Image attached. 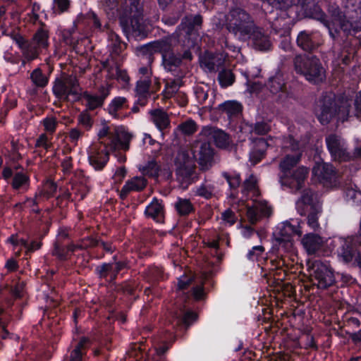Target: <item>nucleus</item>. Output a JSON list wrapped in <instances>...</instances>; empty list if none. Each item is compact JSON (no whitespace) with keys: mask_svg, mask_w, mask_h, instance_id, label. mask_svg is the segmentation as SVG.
<instances>
[{"mask_svg":"<svg viewBox=\"0 0 361 361\" xmlns=\"http://www.w3.org/2000/svg\"><path fill=\"white\" fill-rule=\"evenodd\" d=\"M341 5L343 12L336 5L329 6V19L322 11H319L315 16L328 28L334 39L337 37L340 31L348 35L352 31L361 30V0H341Z\"/></svg>","mask_w":361,"mask_h":361,"instance_id":"1","label":"nucleus"},{"mask_svg":"<svg viewBox=\"0 0 361 361\" xmlns=\"http://www.w3.org/2000/svg\"><path fill=\"white\" fill-rule=\"evenodd\" d=\"M119 21L126 35L145 36L146 28L140 0H125V7L120 15Z\"/></svg>","mask_w":361,"mask_h":361,"instance_id":"2","label":"nucleus"},{"mask_svg":"<svg viewBox=\"0 0 361 361\" xmlns=\"http://www.w3.org/2000/svg\"><path fill=\"white\" fill-rule=\"evenodd\" d=\"M350 107L349 101H337L334 94H326L319 101V109L317 110V118L322 124L329 123L336 115L339 120L344 121L348 118Z\"/></svg>","mask_w":361,"mask_h":361,"instance_id":"3","label":"nucleus"},{"mask_svg":"<svg viewBox=\"0 0 361 361\" xmlns=\"http://www.w3.org/2000/svg\"><path fill=\"white\" fill-rule=\"evenodd\" d=\"M226 29L238 38L249 35L255 28L252 16L244 9L233 8L226 16Z\"/></svg>","mask_w":361,"mask_h":361,"instance_id":"4","label":"nucleus"},{"mask_svg":"<svg viewBox=\"0 0 361 361\" xmlns=\"http://www.w3.org/2000/svg\"><path fill=\"white\" fill-rule=\"evenodd\" d=\"M294 69L307 80L317 83L325 78V71L319 59L311 54L297 55L293 60Z\"/></svg>","mask_w":361,"mask_h":361,"instance_id":"5","label":"nucleus"},{"mask_svg":"<svg viewBox=\"0 0 361 361\" xmlns=\"http://www.w3.org/2000/svg\"><path fill=\"white\" fill-rule=\"evenodd\" d=\"M53 92L61 101L75 102L81 95L78 80L73 75L67 76L63 80H56L53 86Z\"/></svg>","mask_w":361,"mask_h":361,"instance_id":"6","label":"nucleus"},{"mask_svg":"<svg viewBox=\"0 0 361 361\" xmlns=\"http://www.w3.org/2000/svg\"><path fill=\"white\" fill-rule=\"evenodd\" d=\"M176 174L177 180L188 185L193 180L195 171V161L189 152L180 150L175 158Z\"/></svg>","mask_w":361,"mask_h":361,"instance_id":"7","label":"nucleus"},{"mask_svg":"<svg viewBox=\"0 0 361 361\" xmlns=\"http://www.w3.org/2000/svg\"><path fill=\"white\" fill-rule=\"evenodd\" d=\"M303 145L297 142L292 136L285 137L283 141V149L286 153L280 162L279 167L283 172H286L295 166L300 161Z\"/></svg>","mask_w":361,"mask_h":361,"instance_id":"8","label":"nucleus"},{"mask_svg":"<svg viewBox=\"0 0 361 361\" xmlns=\"http://www.w3.org/2000/svg\"><path fill=\"white\" fill-rule=\"evenodd\" d=\"M175 39L172 37L165 38L160 40L154 41L140 47V51L148 60L149 63L154 61L153 54L155 53L161 54L162 58L164 56H168L173 52V42Z\"/></svg>","mask_w":361,"mask_h":361,"instance_id":"9","label":"nucleus"},{"mask_svg":"<svg viewBox=\"0 0 361 361\" xmlns=\"http://www.w3.org/2000/svg\"><path fill=\"white\" fill-rule=\"evenodd\" d=\"M325 141L328 150L335 161H348L353 159V155L348 151L346 143L341 137L331 134L326 137Z\"/></svg>","mask_w":361,"mask_h":361,"instance_id":"10","label":"nucleus"},{"mask_svg":"<svg viewBox=\"0 0 361 361\" xmlns=\"http://www.w3.org/2000/svg\"><path fill=\"white\" fill-rule=\"evenodd\" d=\"M192 157L197 160L202 169L207 170L212 165L214 152L208 140L195 141L192 146Z\"/></svg>","mask_w":361,"mask_h":361,"instance_id":"11","label":"nucleus"},{"mask_svg":"<svg viewBox=\"0 0 361 361\" xmlns=\"http://www.w3.org/2000/svg\"><path fill=\"white\" fill-rule=\"evenodd\" d=\"M312 270V281L319 288L326 289L334 283V273L327 265L317 261L313 264Z\"/></svg>","mask_w":361,"mask_h":361,"instance_id":"12","label":"nucleus"},{"mask_svg":"<svg viewBox=\"0 0 361 361\" xmlns=\"http://www.w3.org/2000/svg\"><path fill=\"white\" fill-rule=\"evenodd\" d=\"M109 146L104 141L92 144L88 149V158L96 169H102L109 160Z\"/></svg>","mask_w":361,"mask_h":361,"instance_id":"13","label":"nucleus"},{"mask_svg":"<svg viewBox=\"0 0 361 361\" xmlns=\"http://www.w3.org/2000/svg\"><path fill=\"white\" fill-rule=\"evenodd\" d=\"M201 136L208 140H213L216 146L219 148H232L231 140L229 135L220 129L211 126L204 127L201 131Z\"/></svg>","mask_w":361,"mask_h":361,"instance_id":"14","label":"nucleus"},{"mask_svg":"<svg viewBox=\"0 0 361 361\" xmlns=\"http://www.w3.org/2000/svg\"><path fill=\"white\" fill-rule=\"evenodd\" d=\"M271 212V208L266 201H254L252 206L247 207L246 216L248 221L254 225L262 218L269 217Z\"/></svg>","mask_w":361,"mask_h":361,"instance_id":"15","label":"nucleus"},{"mask_svg":"<svg viewBox=\"0 0 361 361\" xmlns=\"http://www.w3.org/2000/svg\"><path fill=\"white\" fill-rule=\"evenodd\" d=\"M296 207L298 212L302 216L305 215L309 210L321 207L317 194L309 188L302 190L300 197L296 202Z\"/></svg>","mask_w":361,"mask_h":361,"instance_id":"16","label":"nucleus"},{"mask_svg":"<svg viewBox=\"0 0 361 361\" xmlns=\"http://www.w3.org/2000/svg\"><path fill=\"white\" fill-rule=\"evenodd\" d=\"M307 174V168L304 166L299 167L290 176H287L281 180L282 184L288 186L291 189L299 190L303 187Z\"/></svg>","mask_w":361,"mask_h":361,"instance_id":"17","label":"nucleus"},{"mask_svg":"<svg viewBox=\"0 0 361 361\" xmlns=\"http://www.w3.org/2000/svg\"><path fill=\"white\" fill-rule=\"evenodd\" d=\"M293 25V19L285 11H281L280 16L271 21V27L281 37L290 34Z\"/></svg>","mask_w":361,"mask_h":361,"instance_id":"18","label":"nucleus"},{"mask_svg":"<svg viewBox=\"0 0 361 361\" xmlns=\"http://www.w3.org/2000/svg\"><path fill=\"white\" fill-rule=\"evenodd\" d=\"M149 120L157 129L163 132L171 127V120L169 114L162 109H154L149 111Z\"/></svg>","mask_w":361,"mask_h":361,"instance_id":"19","label":"nucleus"},{"mask_svg":"<svg viewBox=\"0 0 361 361\" xmlns=\"http://www.w3.org/2000/svg\"><path fill=\"white\" fill-rule=\"evenodd\" d=\"M182 77H175V78H169L166 82V87L164 90V97L166 98L171 97H181L180 104L185 106L187 103V99L185 95L178 92L180 87L182 85Z\"/></svg>","mask_w":361,"mask_h":361,"instance_id":"20","label":"nucleus"},{"mask_svg":"<svg viewBox=\"0 0 361 361\" xmlns=\"http://www.w3.org/2000/svg\"><path fill=\"white\" fill-rule=\"evenodd\" d=\"M253 46L256 49L260 51L269 50L271 47L269 37L266 35L262 28L255 26L250 34Z\"/></svg>","mask_w":361,"mask_h":361,"instance_id":"21","label":"nucleus"},{"mask_svg":"<svg viewBox=\"0 0 361 361\" xmlns=\"http://www.w3.org/2000/svg\"><path fill=\"white\" fill-rule=\"evenodd\" d=\"M324 239L317 234L308 233L302 239V244L308 255L316 254L323 247Z\"/></svg>","mask_w":361,"mask_h":361,"instance_id":"22","label":"nucleus"},{"mask_svg":"<svg viewBox=\"0 0 361 361\" xmlns=\"http://www.w3.org/2000/svg\"><path fill=\"white\" fill-rule=\"evenodd\" d=\"M131 135L128 133L120 131L110 137V143H107V145L111 151L119 149L128 150Z\"/></svg>","mask_w":361,"mask_h":361,"instance_id":"23","label":"nucleus"},{"mask_svg":"<svg viewBox=\"0 0 361 361\" xmlns=\"http://www.w3.org/2000/svg\"><path fill=\"white\" fill-rule=\"evenodd\" d=\"M314 172L324 183H332L336 181L337 172L331 164L323 163L314 168Z\"/></svg>","mask_w":361,"mask_h":361,"instance_id":"24","label":"nucleus"},{"mask_svg":"<svg viewBox=\"0 0 361 361\" xmlns=\"http://www.w3.org/2000/svg\"><path fill=\"white\" fill-rule=\"evenodd\" d=\"M195 96L203 108L211 109L214 104V94L207 86H198L195 89Z\"/></svg>","mask_w":361,"mask_h":361,"instance_id":"25","label":"nucleus"},{"mask_svg":"<svg viewBox=\"0 0 361 361\" xmlns=\"http://www.w3.org/2000/svg\"><path fill=\"white\" fill-rule=\"evenodd\" d=\"M180 63L181 59L174 54L162 58V64L165 70L171 73L174 77H183V72L180 68Z\"/></svg>","mask_w":361,"mask_h":361,"instance_id":"26","label":"nucleus"},{"mask_svg":"<svg viewBox=\"0 0 361 361\" xmlns=\"http://www.w3.org/2000/svg\"><path fill=\"white\" fill-rule=\"evenodd\" d=\"M145 214L147 217L152 218L157 222L162 221L164 217V209L161 201L154 198L146 207Z\"/></svg>","mask_w":361,"mask_h":361,"instance_id":"27","label":"nucleus"},{"mask_svg":"<svg viewBox=\"0 0 361 361\" xmlns=\"http://www.w3.org/2000/svg\"><path fill=\"white\" fill-rule=\"evenodd\" d=\"M99 92L100 95L90 94L87 92L83 94V98L86 101V105L89 109L94 110L101 106L109 94V90L104 87H102Z\"/></svg>","mask_w":361,"mask_h":361,"instance_id":"28","label":"nucleus"},{"mask_svg":"<svg viewBox=\"0 0 361 361\" xmlns=\"http://www.w3.org/2000/svg\"><path fill=\"white\" fill-rule=\"evenodd\" d=\"M147 180L144 177L136 176L127 181L121 191V196L124 198L132 191H140L145 188Z\"/></svg>","mask_w":361,"mask_h":361,"instance_id":"29","label":"nucleus"},{"mask_svg":"<svg viewBox=\"0 0 361 361\" xmlns=\"http://www.w3.org/2000/svg\"><path fill=\"white\" fill-rule=\"evenodd\" d=\"M339 247L338 248V255L345 262H350L355 254V250L353 246L352 239H341L339 240Z\"/></svg>","mask_w":361,"mask_h":361,"instance_id":"30","label":"nucleus"},{"mask_svg":"<svg viewBox=\"0 0 361 361\" xmlns=\"http://www.w3.org/2000/svg\"><path fill=\"white\" fill-rule=\"evenodd\" d=\"M267 147L268 143L264 138L256 139L254 141V146L250 154V161L254 164L260 161L264 157Z\"/></svg>","mask_w":361,"mask_h":361,"instance_id":"31","label":"nucleus"},{"mask_svg":"<svg viewBox=\"0 0 361 361\" xmlns=\"http://www.w3.org/2000/svg\"><path fill=\"white\" fill-rule=\"evenodd\" d=\"M297 44L304 51H311L317 47L314 36L307 31H302L299 33Z\"/></svg>","mask_w":361,"mask_h":361,"instance_id":"32","label":"nucleus"},{"mask_svg":"<svg viewBox=\"0 0 361 361\" xmlns=\"http://www.w3.org/2000/svg\"><path fill=\"white\" fill-rule=\"evenodd\" d=\"M202 18L200 15L185 16L181 23L180 26L186 35H190L199 26L202 25Z\"/></svg>","mask_w":361,"mask_h":361,"instance_id":"33","label":"nucleus"},{"mask_svg":"<svg viewBox=\"0 0 361 361\" xmlns=\"http://www.w3.org/2000/svg\"><path fill=\"white\" fill-rule=\"evenodd\" d=\"M293 240L288 234H283L282 232L274 233V245L279 250L288 252L293 247Z\"/></svg>","mask_w":361,"mask_h":361,"instance_id":"34","label":"nucleus"},{"mask_svg":"<svg viewBox=\"0 0 361 361\" xmlns=\"http://www.w3.org/2000/svg\"><path fill=\"white\" fill-rule=\"evenodd\" d=\"M224 59L222 56H212L209 57H204L202 61V66L207 68L209 71H216L223 65Z\"/></svg>","mask_w":361,"mask_h":361,"instance_id":"35","label":"nucleus"},{"mask_svg":"<svg viewBox=\"0 0 361 361\" xmlns=\"http://www.w3.org/2000/svg\"><path fill=\"white\" fill-rule=\"evenodd\" d=\"M19 46L23 49V54L27 60H33L38 56V47L35 44H27L24 39L20 37L18 41Z\"/></svg>","mask_w":361,"mask_h":361,"instance_id":"36","label":"nucleus"},{"mask_svg":"<svg viewBox=\"0 0 361 361\" xmlns=\"http://www.w3.org/2000/svg\"><path fill=\"white\" fill-rule=\"evenodd\" d=\"M106 63V62L104 63V67L107 68L109 78H116L118 80L125 84L128 82L130 78L126 71L121 70L118 67H116L115 68L108 67Z\"/></svg>","mask_w":361,"mask_h":361,"instance_id":"37","label":"nucleus"},{"mask_svg":"<svg viewBox=\"0 0 361 361\" xmlns=\"http://www.w3.org/2000/svg\"><path fill=\"white\" fill-rule=\"evenodd\" d=\"M89 339L82 338L75 349L71 353L70 361H82Z\"/></svg>","mask_w":361,"mask_h":361,"instance_id":"38","label":"nucleus"},{"mask_svg":"<svg viewBox=\"0 0 361 361\" xmlns=\"http://www.w3.org/2000/svg\"><path fill=\"white\" fill-rule=\"evenodd\" d=\"M97 271L100 278L106 279L110 281L115 280L117 276L111 263L104 264L98 267Z\"/></svg>","mask_w":361,"mask_h":361,"instance_id":"39","label":"nucleus"},{"mask_svg":"<svg viewBox=\"0 0 361 361\" xmlns=\"http://www.w3.org/2000/svg\"><path fill=\"white\" fill-rule=\"evenodd\" d=\"M143 175L148 176L152 178H157L160 171V166L154 159L149 161L145 166L140 167Z\"/></svg>","mask_w":361,"mask_h":361,"instance_id":"40","label":"nucleus"},{"mask_svg":"<svg viewBox=\"0 0 361 361\" xmlns=\"http://www.w3.org/2000/svg\"><path fill=\"white\" fill-rule=\"evenodd\" d=\"M48 32L39 29L34 35L31 42L39 48H46L48 47Z\"/></svg>","mask_w":361,"mask_h":361,"instance_id":"41","label":"nucleus"},{"mask_svg":"<svg viewBox=\"0 0 361 361\" xmlns=\"http://www.w3.org/2000/svg\"><path fill=\"white\" fill-rule=\"evenodd\" d=\"M267 86L273 94L282 92L286 88L283 78L281 75H275L269 79Z\"/></svg>","mask_w":361,"mask_h":361,"instance_id":"42","label":"nucleus"},{"mask_svg":"<svg viewBox=\"0 0 361 361\" xmlns=\"http://www.w3.org/2000/svg\"><path fill=\"white\" fill-rule=\"evenodd\" d=\"M219 109L231 116L239 114L241 111L242 106L240 104L237 102L228 101L219 105Z\"/></svg>","mask_w":361,"mask_h":361,"instance_id":"43","label":"nucleus"},{"mask_svg":"<svg viewBox=\"0 0 361 361\" xmlns=\"http://www.w3.org/2000/svg\"><path fill=\"white\" fill-rule=\"evenodd\" d=\"M262 1L281 11H286L295 3V0H262Z\"/></svg>","mask_w":361,"mask_h":361,"instance_id":"44","label":"nucleus"},{"mask_svg":"<svg viewBox=\"0 0 361 361\" xmlns=\"http://www.w3.org/2000/svg\"><path fill=\"white\" fill-rule=\"evenodd\" d=\"M126 102L127 99L125 97H116L109 106V113L114 118H117V112L126 106Z\"/></svg>","mask_w":361,"mask_h":361,"instance_id":"45","label":"nucleus"},{"mask_svg":"<svg viewBox=\"0 0 361 361\" xmlns=\"http://www.w3.org/2000/svg\"><path fill=\"white\" fill-rule=\"evenodd\" d=\"M175 207L178 214L182 216L188 215L193 211V206L188 199L179 198L176 202Z\"/></svg>","mask_w":361,"mask_h":361,"instance_id":"46","label":"nucleus"},{"mask_svg":"<svg viewBox=\"0 0 361 361\" xmlns=\"http://www.w3.org/2000/svg\"><path fill=\"white\" fill-rule=\"evenodd\" d=\"M243 192L249 193L251 192L253 196L259 195V190L257 185L256 178L251 175L247 179H246L243 185Z\"/></svg>","mask_w":361,"mask_h":361,"instance_id":"47","label":"nucleus"},{"mask_svg":"<svg viewBox=\"0 0 361 361\" xmlns=\"http://www.w3.org/2000/svg\"><path fill=\"white\" fill-rule=\"evenodd\" d=\"M218 79L221 87H226L233 83L235 76L231 71L222 70L219 73Z\"/></svg>","mask_w":361,"mask_h":361,"instance_id":"48","label":"nucleus"},{"mask_svg":"<svg viewBox=\"0 0 361 361\" xmlns=\"http://www.w3.org/2000/svg\"><path fill=\"white\" fill-rule=\"evenodd\" d=\"M31 80L32 82L37 87H43L48 82L47 78L42 73L41 69L36 68L31 73Z\"/></svg>","mask_w":361,"mask_h":361,"instance_id":"49","label":"nucleus"},{"mask_svg":"<svg viewBox=\"0 0 361 361\" xmlns=\"http://www.w3.org/2000/svg\"><path fill=\"white\" fill-rule=\"evenodd\" d=\"M51 195L46 194L43 191L39 192V193H37L34 198H27L24 204L26 207L32 208V211L35 212H39L38 209H35L33 208L35 206H36L38 203L42 202L44 197H46V199H48Z\"/></svg>","mask_w":361,"mask_h":361,"instance_id":"50","label":"nucleus"},{"mask_svg":"<svg viewBox=\"0 0 361 361\" xmlns=\"http://www.w3.org/2000/svg\"><path fill=\"white\" fill-rule=\"evenodd\" d=\"M321 212V207L317 209L309 210L307 215V225L313 231H317L319 228V224L318 221V214Z\"/></svg>","mask_w":361,"mask_h":361,"instance_id":"51","label":"nucleus"},{"mask_svg":"<svg viewBox=\"0 0 361 361\" xmlns=\"http://www.w3.org/2000/svg\"><path fill=\"white\" fill-rule=\"evenodd\" d=\"M109 37L111 41L113 52L116 54H119L126 47V44L121 42L118 35L114 32L109 33Z\"/></svg>","mask_w":361,"mask_h":361,"instance_id":"52","label":"nucleus"},{"mask_svg":"<svg viewBox=\"0 0 361 361\" xmlns=\"http://www.w3.org/2000/svg\"><path fill=\"white\" fill-rule=\"evenodd\" d=\"M78 122L85 130H90L93 125V118L87 111H84L79 114Z\"/></svg>","mask_w":361,"mask_h":361,"instance_id":"53","label":"nucleus"},{"mask_svg":"<svg viewBox=\"0 0 361 361\" xmlns=\"http://www.w3.org/2000/svg\"><path fill=\"white\" fill-rule=\"evenodd\" d=\"M270 130V125L264 121L257 122L252 128V132L257 135H265L269 133Z\"/></svg>","mask_w":361,"mask_h":361,"instance_id":"54","label":"nucleus"},{"mask_svg":"<svg viewBox=\"0 0 361 361\" xmlns=\"http://www.w3.org/2000/svg\"><path fill=\"white\" fill-rule=\"evenodd\" d=\"M222 176L226 180L231 188L235 189L240 185V178L238 174H230L227 172H224Z\"/></svg>","mask_w":361,"mask_h":361,"instance_id":"55","label":"nucleus"},{"mask_svg":"<svg viewBox=\"0 0 361 361\" xmlns=\"http://www.w3.org/2000/svg\"><path fill=\"white\" fill-rule=\"evenodd\" d=\"M53 255L56 256L61 260L66 259L68 256L67 247H65L63 245H61L59 242H56L54 243Z\"/></svg>","mask_w":361,"mask_h":361,"instance_id":"56","label":"nucleus"},{"mask_svg":"<svg viewBox=\"0 0 361 361\" xmlns=\"http://www.w3.org/2000/svg\"><path fill=\"white\" fill-rule=\"evenodd\" d=\"M42 124L47 133L53 134L56 130L58 122L54 117L51 116L45 118L42 121Z\"/></svg>","mask_w":361,"mask_h":361,"instance_id":"57","label":"nucleus"},{"mask_svg":"<svg viewBox=\"0 0 361 361\" xmlns=\"http://www.w3.org/2000/svg\"><path fill=\"white\" fill-rule=\"evenodd\" d=\"M28 180L29 178L25 174L22 173H17L13 177L12 185L14 189L17 190L19 189L21 186L27 183Z\"/></svg>","mask_w":361,"mask_h":361,"instance_id":"58","label":"nucleus"},{"mask_svg":"<svg viewBox=\"0 0 361 361\" xmlns=\"http://www.w3.org/2000/svg\"><path fill=\"white\" fill-rule=\"evenodd\" d=\"M114 133L110 132L109 127L106 124H103L102 128L98 132V137L104 143H110V137Z\"/></svg>","mask_w":361,"mask_h":361,"instance_id":"59","label":"nucleus"},{"mask_svg":"<svg viewBox=\"0 0 361 361\" xmlns=\"http://www.w3.org/2000/svg\"><path fill=\"white\" fill-rule=\"evenodd\" d=\"M214 191V187L212 185H202L197 190V194L201 197L209 199Z\"/></svg>","mask_w":361,"mask_h":361,"instance_id":"60","label":"nucleus"},{"mask_svg":"<svg viewBox=\"0 0 361 361\" xmlns=\"http://www.w3.org/2000/svg\"><path fill=\"white\" fill-rule=\"evenodd\" d=\"M151 85L150 78H141L137 82L136 90L138 94H144L149 91Z\"/></svg>","mask_w":361,"mask_h":361,"instance_id":"61","label":"nucleus"},{"mask_svg":"<svg viewBox=\"0 0 361 361\" xmlns=\"http://www.w3.org/2000/svg\"><path fill=\"white\" fill-rule=\"evenodd\" d=\"M221 219L225 224L229 226L233 225L237 220L235 213L229 209L221 214Z\"/></svg>","mask_w":361,"mask_h":361,"instance_id":"62","label":"nucleus"},{"mask_svg":"<svg viewBox=\"0 0 361 361\" xmlns=\"http://www.w3.org/2000/svg\"><path fill=\"white\" fill-rule=\"evenodd\" d=\"M179 128L183 133L190 135L196 131V124L192 121H188L181 123Z\"/></svg>","mask_w":361,"mask_h":361,"instance_id":"63","label":"nucleus"},{"mask_svg":"<svg viewBox=\"0 0 361 361\" xmlns=\"http://www.w3.org/2000/svg\"><path fill=\"white\" fill-rule=\"evenodd\" d=\"M35 146L37 147H43L45 149H48L51 147V142L48 139L47 135L43 133L37 138Z\"/></svg>","mask_w":361,"mask_h":361,"instance_id":"64","label":"nucleus"}]
</instances>
